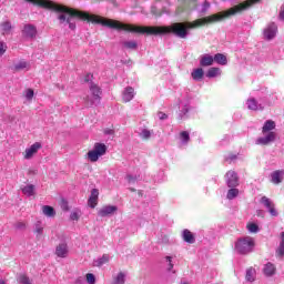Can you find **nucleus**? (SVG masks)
<instances>
[{
	"instance_id": "f257e3e1",
	"label": "nucleus",
	"mask_w": 284,
	"mask_h": 284,
	"mask_svg": "<svg viewBox=\"0 0 284 284\" xmlns=\"http://www.w3.org/2000/svg\"><path fill=\"white\" fill-rule=\"evenodd\" d=\"M27 1H29V3H33V6H40V8H45L47 10H54L55 12H60L58 14V19L60 23H68L69 30H77V22L74 21V17L77 19H82V21H89L91 23H98L100 26H104L105 28H110V19L103 18L101 16L90 14L77 9L59 6L50 0Z\"/></svg>"
},
{
	"instance_id": "f03ea898",
	"label": "nucleus",
	"mask_w": 284,
	"mask_h": 284,
	"mask_svg": "<svg viewBox=\"0 0 284 284\" xmlns=\"http://www.w3.org/2000/svg\"><path fill=\"white\" fill-rule=\"evenodd\" d=\"M273 130H276V122L274 120H267L262 128L263 136L255 141L256 145H270V143H274L278 134Z\"/></svg>"
},
{
	"instance_id": "7ed1b4c3",
	"label": "nucleus",
	"mask_w": 284,
	"mask_h": 284,
	"mask_svg": "<svg viewBox=\"0 0 284 284\" xmlns=\"http://www.w3.org/2000/svg\"><path fill=\"white\" fill-rule=\"evenodd\" d=\"M255 245L256 243L252 236L240 237L235 242V252H237V254H250L254 252Z\"/></svg>"
},
{
	"instance_id": "20e7f679",
	"label": "nucleus",
	"mask_w": 284,
	"mask_h": 284,
	"mask_svg": "<svg viewBox=\"0 0 284 284\" xmlns=\"http://www.w3.org/2000/svg\"><path fill=\"white\" fill-rule=\"evenodd\" d=\"M106 152L108 145H105V143L97 142L94 143L93 149L87 153V159H89L91 163H97L101 156H105Z\"/></svg>"
},
{
	"instance_id": "39448f33",
	"label": "nucleus",
	"mask_w": 284,
	"mask_h": 284,
	"mask_svg": "<svg viewBox=\"0 0 284 284\" xmlns=\"http://www.w3.org/2000/svg\"><path fill=\"white\" fill-rule=\"evenodd\" d=\"M89 90L92 97L88 95L87 99H84V103L88 105V108H92V105H97L101 102L102 92L101 88L94 82L89 83Z\"/></svg>"
},
{
	"instance_id": "423d86ee",
	"label": "nucleus",
	"mask_w": 284,
	"mask_h": 284,
	"mask_svg": "<svg viewBox=\"0 0 284 284\" xmlns=\"http://www.w3.org/2000/svg\"><path fill=\"white\" fill-rule=\"evenodd\" d=\"M42 148H43V145L41 144V142L33 143L31 146H29L24 150L23 159L26 161H30V160L34 159L36 154H38L39 150H41Z\"/></svg>"
},
{
	"instance_id": "0eeeda50",
	"label": "nucleus",
	"mask_w": 284,
	"mask_h": 284,
	"mask_svg": "<svg viewBox=\"0 0 284 284\" xmlns=\"http://www.w3.org/2000/svg\"><path fill=\"white\" fill-rule=\"evenodd\" d=\"M260 203L267 209V212L271 214V216H278V211H276V205L270 197L262 196L260 200Z\"/></svg>"
},
{
	"instance_id": "6e6552de",
	"label": "nucleus",
	"mask_w": 284,
	"mask_h": 284,
	"mask_svg": "<svg viewBox=\"0 0 284 284\" xmlns=\"http://www.w3.org/2000/svg\"><path fill=\"white\" fill-rule=\"evenodd\" d=\"M54 254H55V256H58V258H68V256L70 254V248L68 247V243L62 242V243L58 244L55 246Z\"/></svg>"
},
{
	"instance_id": "1a4fd4ad",
	"label": "nucleus",
	"mask_w": 284,
	"mask_h": 284,
	"mask_svg": "<svg viewBox=\"0 0 284 284\" xmlns=\"http://www.w3.org/2000/svg\"><path fill=\"white\" fill-rule=\"evenodd\" d=\"M22 37L24 39H34L37 37V27H34V24H24Z\"/></svg>"
},
{
	"instance_id": "9d476101",
	"label": "nucleus",
	"mask_w": 284,
	"mask_h": 284,
	"mask_svg": "<svg viewBox=\"0 0 284 284\" xmlns=\"http://www.w3.org/2000/svg\"><path fill=\"white\" fill-rule=\"evenodd\" d=\"M119 210V207L114 205H105L102 209L98 211V214L102 217L105 219V216H112Z\"/></svg>"
},
{
	"instance_id": "9b49d317",
	"label": "nucleus",
	"mask_w": 284,
	"mask_h": 284,
	"mask_svg": "<svg viewBox=\"0 0 284 284\" xmlns=\"http://www.w3.org/2000/svg\"><path fill=\"white\" fill-rule=\"evenodd\" d=\"M226 183L229 187H236L239 185V175H236V172L229 171L226 173Z\"/></svg>"
},
{
	"instance_id": "f8f14e48",
	"label": "nucleus",
	"mask_w": 284,
	"mask_h": 284,
	"mask_svg": "<svg viewBox=\"0 0 284 284\" xmlns=\"http://www.w3.org/2000/svg\"><path fill=\"white\" fill-rule=\"evenodd\" d=\"M88 205L92 209L97 207L99 205V189H92L91 195L88 200Z\"/></svg>"
},
{
	"instance_id": "ddd939ff",
	"label": "nucleus",
	"mask_w": 284,
	"mask_h": 284,
	"mask_svg": "<svg viewBox=\"0 0 284 284\" xmlns=\"http://www.w3.org/2000/svg\"><path fill=\"white\" fill-rule=\"evenodd\" d=\"M277 27L275 23L268 24V27L264 30V38L268 41L276 37Z\"/></svg>"
},
{
	"instance_id": "4468645a",
	"label": "nucleus",
	"mask_w": 284,
	"mask_h": 284,
	"mask_svg": "<svg viewBox=\"0 0 284 284\" xmlns=\"http://www.w3.org/2000/svg\"><path fill=\"white\" fill-rule=\"evenodd\" d=\"M134 88L132 87H126L123 92H122V101L124 103H130L132 99H134Z\"/></svg>"
},
{
	"instance_id": "2eb2a0df",
	"label": "nucleus",
	"mask_w": 284,
	"mask_h": 284,
	"mask_svg": "<svg viewBox=\"0 0 284 284\" xmlns=\"http://www.w3.org/2000/svg\"><path fill=\"white\" fill-rule=\"evenodd\" d=\"M284 170H277L271 173V181L274 185H278V183H283Z\"/></svg>"
},
{
	"instance_id": "dca6fc26",
	"label": "nucleus",
	"mask_w": 284,
	"mask_h": 284,
	"mask_svg": "<svg viewBox=\"0 0 284 284\" xmlns=\"http://www.w3.org/2000/svg\"><path fill=\"white\" fill-rule=\"evenodd\" d=\"M125 278H128V273L120 271L119 273L112 276L111 284H125Z\"/></svg>"
},
{
	"instance_id": "f3484780",
	"label": "nucleus",
	"mask_w": 284,
	"mask_h": 284,
	"mask_svg": "<svg viewBox=\"0 0 284 284\" xmlns=\"http://www.w3.org/2000/svg\"><path fill=\"white\" fill-rule=\"evenodd\" d=\"M214 63V57L210 55V54H203L200 58V65H202V68H207L210 65H212Z\"/></svg>"
},
{
	"instance_id": "a211bd4d",
	"label": "nucleus",
	"mask_w": 284,
	"mask_h": 284,
	"mask_svg": "<svg viewBox=\"0 0 284 284\" xmlns=\"http://www.w3.org/2000/svg\"><path fill=\"white\" fill-rule=\"evenodd\" d=\"M42 213L44 214V216H48L49 219H54L57 216V211H54V207L50 205H43Z\"/></svg>"
},
{
	"instance_id": "6ab92c4d",
	"label": "nucleus",
	"mask_w": 284,
	"mask_h": 284,
	"mask_svg": "<svg viewBox=\"0 0 284 284\" xmlns=\"http://www.w3.org/2000/svg\"><path fill=\"white\" fill-rule=\"evenodd\" d=\"M246 105L250 110L253 111L263 110V105L258 104V102L254 98H250L246 102Z\"/></svg>"
},
{
	"instance_id": "aec40b11",
	"label": "nucleus",
	"mask_w": 284,
	"mask_h": 284,
	"mask_svg": "<svg viewBox=\"0 0 284 284\" xmlns=\"http://www.w3.org/2000/svg\"><path fill=\"white\" fill-rule=\"evenodd\" d=\"M263 272L265 276H274L276 274V266L268 262L264 265Z\"/></svg>"
},
{
	"instance_id": "412c9836",
	"label": "nucleus",
	"mask_w": 284,
	"mask_h": 284,
	"mask_svg": "<svg viewBox=\"0 0 284 284\" xmlns=\"http://www.w3.org/2000/svg\"><path fill=\"white\" fill-rule=\"evenodd\" d=\"M106 263H110V255L108 254H104L102 257L93 261L94 267H102V265H105Z\"/></svg>"
},
{
	"instance_id": "4be33fe9",
	"label": "nucleus",
	"mask_w": 284,
	"mask_h": 284,
	"mask_svg": "<svg viewBox=\"0 0 284 284\" xmlns=\"http://www.w3.org/2000/svg\"><path fill=\"white\" fill-rule=\"evenodd\" d=\"M203 74H205L203 69L202 68H197V69L192 71L191 77H192V79L194 81H201V79H203Z\"/></svg>"
},
{
	"instance_id": "5701e85b",
	"label": "nucleus",
	"mask_w": 284,
	"mask_h": 284,
	"mask_svg": "<svg viewBox=\"0 0 284 284\" xmlns=\"http://www.w3.org/2000/svg\"><path fill=\"white\" fill-rule=\"evenodd\" d=\"M213 61H215V63H219V65H227V58L222 53H216L213 58Z\"/></svg>"
},
{
	"instance_id": "b1692460",
	"label": "nucleus",
	"mask_w": 284,
	"mask_h": 284,
	"mask_svg": "<svg viewBox=\"0 0 284 284\" xmlns=\"http://www.w3.org/2000/svg\"><path fill=\"white\" fill-rule=\"evenodd\" d=\"M207 79H214L216 77H221V69L220 68H210L206 72Z\"/></svg>"
},
{
	"instance_id": "393cba45",
	"label": "nucleus",
	"mask_w": 284,
	"mask_h": 284,
	"mask_svg": "<svg viewBox=\"0 0 284 284\" xmlns=\"http://www.w3.org/2000/svg\"><path fill=\"white\" fill-rule=\"evenodd\" d=\"M34 190H36L34 184H28L24 187H22V193L26 196H34L36 194Z\"/></svg>"
},
{
	"instance_id": "a878e982",
	"label": "nucleus",
	"mask_w": 284,
	"mask_h": 284,
	"mask_svg": "<svg viewBox=\"0 0 284 284\" xmlns=\"http://www.w3.org/2000/svg\"><path fill=\"white\" fill-rule=\"evenodd\" d=\"M183 240L185 241V243H191V244L196 241L194 239V234H192V232H190V230L183 231Z\"/></svg>"
},
{
	"instance_id": "bb28decb",
	"label": "nucleus",
	"mask_w": 284,
	"mask_h": 284,
	"mask_svg": "<svg viewBox=\"0 0 284 284\" xmlns=\"http://www.w3.org/2000/svg\"><path fill=\"white\" fill-rule=\"evenodd\" d=\"M276 254L281 258H283V256H284V232L281 233V242H280V245L276 250Z\"/></svg>"
},
{
	"instance_id": "cd10ccee",
	"label": "nucleus",
	"mask_w": 284,
	"mask_h": 284,
	"mask_svg": "<svg viewBox=\"0 0 284 284\" xmlns=\"http://www.w3.org/2000/svg\"><path fill=\"white\" fill-rule=\"evenodd\" d=\"M44 225H43V222L41 221H38L36 222L34 224V233L38 235V236H43V230H44Z\"/></svg>"
},
{
	"instance_id": "c85d7f7f",
	"label": "nucleus",
	"mask_w": 284,
	"mask_h": 284,
	"mask_svg": "<svg viewBox=\"0 0 284 284\" xmlns=\"http://www.w3.org/2000/svg\"><path fill=\"white\" fill-rule=\"evenodd\" d=\"M122 45L126 50H136V48H139V44L134 40H132V41H124V42H122Z\"/></svg>"
},
{
	"instance_id": "c756f323",
	"label": "nucleus",
	"mask_w": 284,
	"mask_h": 284,
	"mask_svg": "<svg viewBox=\"0 0 284 284\" xmlns=\"http://www.w3.org/2000/svg\"><path fill=\"white\" fill-rule=\"evenodd\" d=\"M27 68H30V64L27 61H20L14 64V70L17 72H20V70H27Z\"/></svg>"
},
{
	"instance_id": "7c9ffc66",
	"label": "nucleus",
	"mask_w": 284,
	"mask_h": 284,
	"mask_svg": "<svg viewBox=\"0 0 284 284\" xmlns=\"http://www.w3.org/2000/svg\"><path fill=\"white\" fill-rule=\"evenodd\" d=\"M256 278V270L254 268H248L246 271V281L250 283H253V281Z\"/></svg>"
},
{
	"instance_id": "2f4dec72",
	"label": "nucleus",
	"mask_w": 284,
	"mask_h": 284,
	"mask_svg": "<svg viewBox=\"0 0 284 284\" xmlns=\"http://www.w3.org/2000/svg\"><path fill=\"white\" fill-rule=\"evenodd\" d=\"M1 30L3 32V34H10V30H12V24L10 23V21H6L1 24Z\"/></svg>"
},
{
	"instance_id": "473e14b6",
	"label": "nucleus",
	"mask_w": 284,
	"mask_h": 284,
	"mask_svg": "<svg viewBox=\"0 0 284 284\" xmlns=\"http://www.w3.org/2000/svg\"><path fill=\"white\" fill-rule=\"evenodd\" d=\"M18 283H20V284H32V280H30V277H28V275H26V274H20L18 276Z\"/></svg>"
},
{
	"instance_id": "72a5a7b5",
	"label": "nucleus",
	"mask_w": 284,
	"mask_h": 284,
	"mask_svg": "<svg viewBox=\"0 0 284 284\" xmlns=\"http://www.w3.org/2000/svg\"><path fill=\"white\" fill-rule=\"evenodd\" d=\"M180 138L184 145H187V143H190V133L187 131L181 132Z\"/></svg>"
},
{
	"instance_id": "f704fd0d",
	"label": "nucleus",
	"mask_w": 284,
	"mask_h": 284,
	"mask_svg": "<svg viewBox=\"0 0 284 284\" xmlns=\"http://www.w3.org/2000/svg\"><path fill=\"white\" fill-rule=\"evenodd\" d=\"M80 219H81V210H79V209L73 210L70 214V220L79 221Z\"/></svg>"
},
{
	"instance_id": "c9c22d12",
	"label": "nucleus",
	"mask_w": 284,
	"mask_h": 284,
	"mask_svg": "<svg viewBox=\"0 0 284 284\" xmlns=\"http://www.w3.org/2000/svg\"><path fill=\"white\" fill-rule=\"evenodd\" d=\"M236 196H239V189L229 190L227 195H226V199H229V201L236 199Z\"/></svg>"
},
{
	"instance_id": "e433bc0d",
	"label": "nucleus",
	"mask_w": 284,
	"mask_h": 284,
	"mask_svg": "<svg viewBox=\"0 0 284 284\" xmlns=\"http://www.w3.org/2000/svg\"><path fill=\"white\" fill-rule=\"evenodd\" d=\"M246 230H248L251 234H256V232H258V225H256L255 223H248L246 225Z\"/></svg>"
},
{
	"instance_id": "4c0bfd02",
	"label": "nucleus",
	"mask_w": 284,
	"mask_h": 284,
	"mask_svg": "<svg viewBox=\"0 0 284 284\" xmlns=\"http://www.w3.org/2000/svg\"><path fill=\"white\" fill-rule=\"evenodd\" d=\"M85 278L88 284H97V276H94V274L88 273Z\"/></svg>"
},
{
	"instance_id": "58836bf2",
	"label": "nucleus",
	"mask_w": 284,
	"mask_h": 284,
	"mask_svg": "<svg viewBox=\"0 0 284 284\" xmlns=\"http://www.w3.org/2000/svg\"><path fill=\"white\" fill-rule=\"evenodd\" d=\"M8 51V44L3 41H0V57H3Z\"/></svg>"
},
{
	"instance_id": "ea45409f",
	"label": "nucleus",
	"mask_w": 284,
	"mask_h": 284,
	"mask_svg": "<svg viewBox=\"0 0 284 284\" xmlns=\"http://www.w3.org/2000/svg\"><path fill=\"white\" fill-rule=\"evenodd\" d=\"M14 227L17 230L23 231V230H26V227H28V224L26 222L19 221V222L14 223Z\"/></svg>"
},
{
	"instance_id": "a19ab883",
	"label": "nucleus",
	"mask_w": 284,
	"mask_h": 284,
	"mask_svg": "<svg viewBox=\"0 0 284 284\" xmlns=\"http://www.w3.org/2000/svg\"><path fill=\"white\" fill-rule=\"evenodd\" d=\"M34 98V90L32 89H27L26 90V99L28 101H32V99Z\"/></svg>"
},
{
	"instance_id": "79ce46f5",
	"label": "nucleus",
	"mask_w": 284,
	"mask_h": 284,
	"mask_svg": "<svg viewBox=\"0 0 284 284\" xmlns=\"http://www.w3.org/2000/svg\"><path fill=\"white\" fill-rule=\"evenodd\" d=\"M60 207H61V210H62L63 212H70V206H69V204H68V201H65V200H62V201H61Z\"/></svg>"
},
{
	"instance_id": "37998d69",
	"label": "nucleus",
	"mask_w": 284,
	"mask_h": 284,
	"mask_svg": "<svg viewBox=\"0 0 284 284\" xmlns=\"http://www.w3.org/2000/svg\"><path fill=\"white\" fill-rule=\"evenodd\" d=\"M140 136H141L142 139H150V136H152V133L150 132V130L144 129V130H142V132L140 133Z\"/></svg>"
},
{
	"instance_id": "c03bdc74",
	"label": "nucleus",
	"mask_w": 284,
	"mask_h": 284,
	"mask_svg": "<svg viewBox=\"0 0 284 284\" xmlns=\"http://www.w3.org/2000/svg\"><path fill=\"white\" fill-rule=\"evenodd\" d=\"M165 261L168 263V271L172 272V270L174 268V264L172 263V256H166Z\"/></svg>"
},
{
	"instance_id": "a18cd8bd",
	"label": "nucleus",
	"mask_w": 284,
	"mask_h": 284,
	"mask_svg": "<svg viewBox=\"0 0 284 284\" xmlns=\"http://www.w3.org/2000/svg\"><path fill=\"white\" fill-rule=\"evenodd\" d=\"M206 10H210V2L209 1H204V3L202 4V14H205Z\"/></svg>"
},
{
	"instance_id": "49530a36",
	"label": "nucleus",
	"mask_w": 284,
	"mask_h": 284,
	"mask_svg": "<svg viewBox=\"0 0 284 284\" xmlns=\"http://www.w3.org/2000/svg\"><path fill=\"white\" fill-rule=\"evenodd\" d=\"M190 112V106L187 104L184 105V108L182 109L180 116L181 119H183V116H185V114Z\"/></svg>"
},
{
	"instance_id": "de8ad7c7",
	"label": "nucleus",
	"mask_w": 284,
	"mask_h": 284,
	"mask_svg": "<svg viewBox=\"0 0 284 284\" xmlns=\"http://www.w3.org/2000/svg\"><path fill=\"white\" fill-rule=\"evenodd\" d=\"M74 284H85V278H83V276H79L74 281Z\"/></svg>"
},
{
	"instance_id": "09e8293b",
	"label": "nucleus",
	"mask_w": 284,
	"mask_h": 284,
	"mask_svg": "<svg viewBox=\"0 0 284 284\" xmlns=\"http://www.w3.org/2000/svg\"><path fill=\"white\" fill-rule=\"evenodd\" d=\"M126 181H128L129 183H134V181H136V176H133V175H131V174H128V175H126Z\"/></svg>"
},
{
	"instance_id": "8fccbe9b",
	"label": "nucleus",
	"mask_w": 284,
	"mask_h": 284,
	"mask_svg": "<svg viewBox=\"0 0 284 284\" xmlns=\"http://www.w3.org/2000/svg\"><path fill=\"white\" fill-rule=\"evenodd\" d=\"M158 116H159L160 121H165V119H168V114H165L163 112H159Z\"/></svg>"
},
{
	"instance_id": "3c124183",
	"label": "nucleus",
	"mask_w": 284,
	"mask_h": 284,
	"mask_svg": "<svg viewBox=\"0 0 284 284\" xmlns=\"http://www.w3.org/2000/svg\"><path fill=\"white\" fill-rule=\"evenodd\" d=\"M90 79H92V74H87L84 81H90Z\"/></svg>"
},
{
	"instance_id": "603ef678",
	"label": "nucleus",
	"mask_w": 284,
	"mask_h": 284,
	"mask_svg": "<svg viewBox=\"0 0 284 284\" xmlns=\"http://www.w3.org/2000/svg\"><path fill=\"white\" fill-rule=\"evenodd\" d=\"M0 284H6V281H3V280H0Z\"/></svg>"
}]
</instances>
